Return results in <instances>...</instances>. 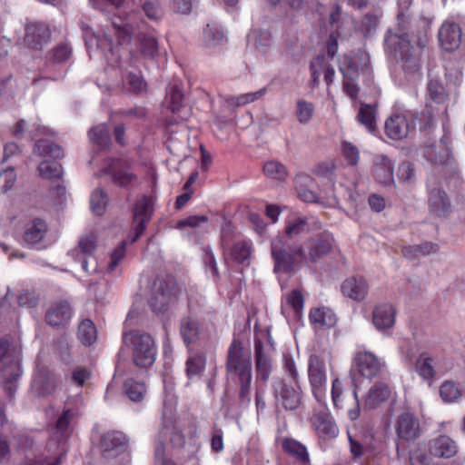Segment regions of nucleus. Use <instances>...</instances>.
<instances>
[{
	"mask_svg": "<svg viewBox=\"0 0 465 465\" xmlns=\"http://www.w3.org/2000/svg\"><path fill=\"white\" fill-rule=\"evenodd\" d=\"M80 416L81 412L77 407L65 405L57 415L51 438L45 445V450L50 454L43 455L27 465H61L62 459L67 452V440Z\"/></svg>",
	"mask_w": 465,
	"mask_h": 465,
	"instance_id": "obj_1",
	"label": "nucleus"
},
{
	"mask_svg": "<svg viewBox=\"0 0 465 465\" xmlns=\"http://www.w3.org/2000/svg\"><path fill=\"white\" fill-rule=\"evenodd\" d=\"M385 54L401 63L405 72H416L420 67L421 54L411 43V37L386 32L383 41Z\"/></svg>",
	"mask_w": 465,
	"mask_h": 465,
	"instance_id": "obj_2",
	"label": "nucleus"
},
{
	"mask_svg": "<svg viewBox=\"0 0 465 465\" xmlns=\"http://www.w3.org/2000/svg\"><path fill=\"white\" fill-rule=\"evenodd\" d=\"M271 252L275 272L291 274L305 262L302 245L284 237H277L272 242Z\"/></svg>",
	"mask_w": 465,
	"mask_h": 465,
	"instance_id": "obj_3",
	"label": "nucleus"
},
{
	"mask_svg": "<svg viewBox=\"0 0 465 465\" xmlns=\"http://www.w3.org/2000/svg\"><path fill=\"white\" fill-rule=\"evenodd\" d=\"M252 381L251 351L244 350L241 342L234 339V384L238 386V397L242 405H247L251 401Z\"/></svg>",
	"mask_w": 465,
	"mask_h": 465,
	"instance_id": "obj_4",
	"label": "nucleus"
},
{
	"mask_svg": "<svg viewBox=\"0 0 465 465\" xmlns=\"http://www.w3.org/2000/svg\"><path fill=\"white\" fill-rule=\"evenodd\" d=\"M123 342L132 349L134 363L142 369L151 367L156 356V346L153 337L140 331H130L123 335Z\"/></svg>",
	"mask_w": 465,
	"mask_h": 465,
	"instance_id": "obj_5",
	"label": "nucleus"
},
{
	"mask_svg": "<svg viewBox=\"0 0 465 465\" xmlns=\"http://www.w3.org/2000/svg\"><path fill=\"white\" fill-rule=\"evenodd\" d=\"M334 243L333 234L327 230L312 233L301 244L305 262L316 263L331 252Z\"/></svg>",
	"mask_w": 465,
	"mask_h": 465,
	"instance_id": "obj_6",
	"label": "nucleus"
},
{
	"mask_svg": "<svg viewBox=\"0 0 465 465\" xmlns=\"http://www.w3.org/2000/svg\"><path fill=\"white\" fill-rule=\"evenodd\" d=\"M178 285L174 279L167 278L154 283L149 298V305L155 313L166 312L171 303L176 300Z\"/></svg>",
	"mask_w": 465,
	"mask_h": 465,
	"instance_id": "obj_7",
	"label": "nucleus"
},
{
	"mask_svg": "<svg viewBox=\"0 0 465 465\" xmlns=\"http://www.w3.org/2000/svg\"><path fill=\"white\" fill-rule=\"evenodd\" d=\"M96 246V236L94 233H89L79 239L77 246L71 250L68 255L80 262L84 272L91 273L97 270V262L94 257Z\"/></svg>",
	"mask_w": 465,
	"mask_h": 465,
	"instance_id": "obj_8",
	"label": "nucleus"
},
{
	"mask_svg": "<svg viewBox=\"0 0 465 465\" xmlns=\"http://www.w3.org/2000/svg\"><path fill=\"white\" fill-rule=\"evenodd\" d=\"M309 421L318 439L322 441L331 440L339 435V427L326 406L314 410Z\"/></svg>",
	"mask_w": 465,
	"mask_h": 465,
	"instance_id": "obj_9",
	"label": "nucleus"
},
{
	"mask_svg": "<svg viewBox=\"0 0 465 465\" xmlns=\"http://www.w3.org/2000/svg\"><path fill=\"white\" fill-rule=\"evenodd\" d=\"M394 430L399 440L411 442L418 440L422 433L420 419L411 411L400 413L394 423Z\"/></svg>",
	"mask_w": 465,
	"mask_h": 465,
	"instance_id": "obj_10",
	"label": "nucleus"
},
{
	"mask_svg": "<svg viewBox=\"0 0 465 465\" xmlns=\"http://www.w3.org/2000/svg\"><path fill=\"white\" fill-rule=\"evenodd\" d=\"M308 377L312 391L319 403L325 401L326 370L324 362L317 356H311L308 364Z\"/></svg>",
	"mask_w": 465,
	"mask_h": 465,
	"instance_id": "obj_11",
	"label": "nucleus"
},
{
	"mask_svg": "<svg viewBox=\"0 0 465 465\" xmlns=\"http://www.w3.org/2000/svg\"><path fill=\"white\" fill-rule=\"evenodd\" d=\"M416 123H414L412 114H395L389 117L385 122V133L392 140H401L414 131Z\"/></svg>",
	"mask_w": 465,
	"mask_h": 465,
	"instance_id": "obj_12",
	"label": "nucleus"
},
{
	"mask_svg": "<svg viewBox=\"0 0 465 465\" xmlns=\"http://www.w3.org/2000/svg\"><path fill=\"white\" fill-rule=\"evenodd\" d=\"M152 215L153 201L151 198L143 195L141 199L136 201L134 207V236L132 239V242H136L143 233Z\"/></svg>",
	"mask_w": 465,
	"mask_h": 465,
	"instance_id": "obj_13",
	"label": "nucleus"
},
{
	"mask_svg": "<svg viewBox=\"0 0 465 465\" xmlns=\"http://www.w3.org/2000/svg\"><path fill=\"white\" fill-rule=\"evenodd\" d=\"M82 29L84 31V39L89 52L94 48L102 49L109 61L113 63L118 62V56L115 54V47L113 44L112 33L109 28H107L108 32L104 33L103 36L91 34L84 25Z\"/></svg>",
	"mask_w": 465,
	"mask_h": 465,
	"instance_id": "obj_14",
	"label": "nucleus"
},
{
	"mask_svg": "<svg viewBox=\"0 0 465 465\" xmlns=\"http://www.w3.org/2000/svg\"><path fill=\"white\" fill-rule=\"evenodd\" d=\"M353 363L359 374L367 379L376 377L383 367V362L372 352L359 351L355 353Z\"/></svg>",
	"mask_w": 465,
	"mask_h": 465,
	"instance_id": "obj_15",
	"label": "nucleus"
},
{
	"mask_svg": "<svg viewBox=\"0 0 465 465\" xmlns=\"http://www.w3.org/2000/svg\"><path fill=\"white\" fill-rule=\"evenodd\" d=\"M56 381L50 370L37 363L31 384V392L36 397H45L54 391Z\"/></svg>",
	"mask_w": 465,
	"mask_h": 465,
	"instance_id": "obj_16",
	"label": "nucleus"
},
{
	"mask_svg": "<svg viewBox=\"0 0 465 465\" xmlns=\"http://www.w3.org/2000/svg\"><path fill=\"white\" fill-rule=\"evenodd\" d=\"M275 398L287 411L296 410L302 403L300 386L292 387L284 380L273 382Z\"/></svg>",
	"mask_w": 465,
	"mask_h": 465,
	"instance_id": "obj_17",
	"label": "nucleus"
},
{
	"mask_svg": "<svg viewBox=\"0 0 465 465\" xmlns=\"http://www.w3.org/2000/svg\"><path fill=\"white\" fill-rule=\"evenodd\" d=\"M430 455L438 459H450L457 455L459 446L455 440L446 434H440L428 441Z\"/></svg>",
	"mask_w": 465,
	"mask_h": 465,
	"instance_id": "obj_18",
	"label": "nucleus"
},
{
	"mask_svg": "<svg viewBox=\"0 0 465 465\" xmlns=\"http://www.w3.org/2000/svg\"><path fill=\"white\" fill-rule=\"evenodd\" d=\"M104 173L112 177L114 184L127 187L137 181V176L130 171V166L124 160H113L104 170Z\"/></svg>",
	"mask_w": 465,
	"mask_h": 465,
	"instance_id": "obj_19",
	"label": "nucleus"
},
{
	"mask_svg": "<svg viewBox=\"0 0 465 465\" xmlns=\"http://www.w3.org/2000/svg\"><path fill=\"white\" fill-rule=\"evenodd\" d=\"M461 28L454 23L444 22L438 34V38L441 47L447 52H453L459 48L461 42Z\"/></svg>",
	"mask_w": 465,
	"mask_h": 465,
	"instance_id": "obj_20",
	"label": "nucleus"
},
{
	"mask_svg": "<svg viewBox=\"0 0 465 465\" xmlns=\"http://www.w3.org/2000/svg\"><path fill=\"white\" fill-rule=\"evenodd\" d=\"M127 442L125 435L121 431H109L101 437L100 450L105 459L115 458Z\"/></svg>",
	"mask_w": 465,
	"mask_h": 465,
	"instance_id": "obj_21",
	"label": "nucleus"
},
{
	"mask_svg": "<svg viewBox=\"0 0 465 465\" xmlns=\"http://www.w3.org/2000/svg\"><path fill=\"white\" fill-rule=\"evenodd\" d=\"M51 36L49 27L40 22L27 24L25 27V43L30 48L40 50Z\"/></svg>",
	"mask_w": 465,
	"mask_h": 465,
	"instance_id": "obj_22",
	"label": "nucleus"
},
{
	"mask_svg": "<svg viewBox=\"0 0 465 465\" xmlns=\"http://www.w3.org/2000/svg\"><path fill=\"white\" fill-rule=\"evenodd\" d=\"M341 291L345 297L356 302L363 301L369 292V284L361 275L348 277L341 285Z\"/></svg>",
	"mask_w": 465,
	"mask_h": 465,
	"instance_id": "obj_23",
	"label": "nucleus"
},
{
	"mask_svg": "<svg viewBox=\"0 0 465 465\" xmlns=\"http://www.w3.org/2000/svg\"><path fill=\"white\" fill-rule=\"evenodd\" d=\"M396 310L390 303L377 305L372 312V323L379 331L391 329L395 324Z\"/></svg>",
	"mask_w": 465,
	"mask_h": 465,
	"instance_id": "obj_24",
	"label": "nucleus"
},
{
	"mask_svg": "<svg viewBox=\"0 0 465 465\" xmlns=\"http://www.w3.org/2000/svg\"><path fill=\"white\" fill-rule=\"evenodd\" d=\"M254 355L257 379L267 381L272 372V362L264 351L262 341L259 338L254 339Z\"/></svg>",
	"mask_w": 465,
	"mask_h": 465,
	"instance_id": "obj_25",
	"label": "nucleus"
},
{
	"mask_svg": "<svg viewBox=\"0 0 465 465\" xmlns=\"http://www.w3.org/2000/svg\"><path fill=\"white\" fill-rule=\"evenodd\" d=\"M430 213L437 217H446L450 212V203L446 193L440 188H433L429 193Z\"/></svg>",
	"mask_w": 465,
	"mask_h": 465,
	"instance_id": "obj_26",
	"label": "nucleus"
},
{
	"mask_svg": "<svg viewBox=\"0 0 465 465\" xmlns=\"http://www.w3.org/2000/svg\"><path fill=\"white\" fill-rule=\"evenodd\" d=\"M72 312L69 303L65 301L53 303L45 313V322L48 325L58 327L64 325L71 318Z\"/></svg>",
	"mask_w": 465,
	"mask_h": 465,
	"instance_id": "obj_27",
	"label": "nucleus"
},
{
	"mask_svg": "<svg viewBox=\"0 0 465 465\" xmlns=\"http://www.w3.org/2000/svg\"><path fill=\"white\" fill-rule=\"evenodd\" d=\"M136 42L138 52L143 58L153 60L159 54V45L153 33L139 32Z\"/></svg>",
	"mask_w": 465,
	"mask_h": 465,
	"instance_id": "obj_28",
	"label": "nucleus"
},
{
	"mask_svg": "<svg viewBox=\"0 0 465 465\" xmlns=\"http://www.w3.org/2000/svg\"><path fill=\"white\" fill-rule=\"evenodd\" d=\"M309 321L314 329H330L337 322L335 313L326 307L311 309L309 312Z\"/></svg>",
	"mask_w": 465,
	"mask_h": 465,
	"instance_id": "obj_29",
	"label": "nucleus"
},
{
	"mask_svg": "<svg viewBox=\"0 0 465 465\" xmlns=\"http://www.w3.org/2000/svg\"><path fill=\"white\" fill-rule=\"evenodd\" d=\"M282 450L297 462L306 465L310 462V455L305 445L292 439L285 438L282 440Z\"/></svg>",
	"mask_w": 465,
	"mask_h": 465,
	"instance_id": "obj_30",
	"label": "nucleus"
},
{
	"mask_svg": "<svg viewBox=\"0 0 465 465\" xmlns=\"http://www.w3.org/2000/svg\"><path fill=\"white\" fill-rule=\"evenodd\" d=\"M393 163L384 155L378 157L373 167L375 180L382 185H390L393 183Z\"/></svg>",
	"mask_w": 465,
	"mask_h": 465,
	"instance_id": "obj_31",
	"label": "nucleus"
},
{
	"mask_svg": "<svg viewBox=\"0 0 465 465\" xmlns=\"http://www.w3.org/2000/svg\"><path fill=\"white\" fill-rule=\"evenodd\" d=\"M391 396V389L388 384L378 381L368 391L365 398V407L375 409L382 402L386 401Z\"/></svg>",
	"mask_w": 465,
	"mask_h": 465,
	"instance_id": "obj_32",
	"label": "nucleus"
},
{
	"mask_svg": "<svg viewBox=\"0 0 465 465\" xmlns=\"http://www.w3.org/2000/svg\"><path fill=\"white\" fill-rule=\"evenodd\" d=\"M47 224L39 218L34 219L26 226L24 241L28 245H35L39 243L46 235Z\"/></svg>",
	"mask_w": 465,
	"mask_h": 465,
	"instance_id": "obj_33",
	"label": "nucleus"
},
{
	"mask_svg": "<svg viewBox=\"0 0 465 465\" xmlns=\"http://www.w3.org/2000/svg\"><path fill=\"white\" fill-rule=\"evenodd\" d=\"M376 118V105L364 103L361 104L356 119L359 124L363 125L371 134H374L377 131Z\"/></svg>",
	"mask_w": 465,
	"mask_h": 465,
	"instance_id": "obj_34",
	"label": "nucleus"
},
{
	"mask_svg": "<svg viewBox=\"0 0 465 465\" xmlns=\"http://www.w3.org/2000/svg\"><path fill=\"white\" fill-rule=\"evenodd\" d=\"M34 153L38 156H50L53 158H63L64 156V149L59 144L49 139H37L34 146Z\"/></svg>",
	"mask_w": 465,
	"mask_h": 465,
	"instance_id": "obj_35",
	"label": "nucleus"
},
{
	"mask_svg": "<svg viewBox=\"0 0 465 465\" xmlns=\"http://www.w3.org/2000/svg\"><path fill=\"white\" fill-rule=\"evenodd\" d=\"M17 445L19 449L30 452L26 455L25 465H27L29 462L35 461L43 455L49 454L45 450V447L44 448V450H41L39 446L36 445L35 440L28 435H20L17 440Z\"/></svg>",
	"mask_w": 465,
	"mask_h": 465,
	"instance_id": "obj_36",
	"label": "nucleus"
},
{
	"mask_svg": "<svg viewBox=\"0 0 465 465\" xmlns=\"http://www.w3.org/2000/svg\"><path fill=\"white\" fill-rule=\"evenodd\" d=\"M206 359L203 352H191L186 361V376L189 380L200 379L205 369Z\"/></svg>",
	"mask_w": 465,
	"mask_h": 465,
	"instance_id": "obj_37",
	"label": "nucleus"
},
{
	"mask_svg": "<svg viewBox=\"0 0 465 465\" xmlns=\"http://www.w3.org/2000/svg\"><path fill=\"white\" fill-rule=\"evenodd\" d=\"M180 333L185 344L194 343L200 336V324L192 317H184L181 320Z\"/></svg>",
	"mask_w": 465,
	"mask_h": 465,
	"instance_id": "obj_38",
	"label": "nucleus"
},
{
	"mask_svg": "<svg viewBox=\"0 0 465 465\" xmlns=\"http://www.w3.org/2000/svg\"><path fill=\"white\" fill-rule=\"evenodd\" d=\"M434 359L427 352H421L418 357L415 368L416 371L423 380L431 381L436 376Z\"/></svg>",
	"mask_w": 465,
	"mask_h": 465,
	"instance_id": "obj_39",
	"label": "nucleus"
},
{
	"mask_svg": "<svg viewBox=\"0 0 465 465\" xmlns=\"http://www.w3.org/2000/svg\"><path fill=\"white\" fill-rule=\"evenodd\" d=\"M318 226L312 227L309 219L305 216L302 217H297L292 220H289L286 223L284 232L285 236H283L285 239H290L293 236H297L304 232H309L313 228H317Z\"/></svg>",
	"mask_w": 465,
	"mask_h": 465,
	"instance_id": "obj_40",
	"label": "nucleus"
},
{
	"mask_svg": "<svg viewBox=\"0 0 465 465\" xmlns=\"http://www.w3.org/2000/svg\"><path fill=\"white\" fill-rule=\"evenodd\" d=\"M414 123L417 121L420 131L425 134L433 132L436 126L435 112L431 106L426 105L425 108L416 116H413Z\"/></svg>",
	"mask_w": 465,
	"mask_h": 465,
	"instance_id": "obj_41",
	"label": "nucleus"
},
{
	"mask_svg": "<svg viewBox=\"0 0 465 465\" xmlns=\"http://www.w3.org/2000/svg\"><path fill=\"white\" fill-rule=\"evenodd\" d=\"M146 391L144 382L137 381L130 378L124 383V394L134 402H141L144 399Z\"/></svg>",
	"mask_w": 465,
	"mask_h": 465,
	"instance_id": "obj_42",
	"label": "nucleus"
},
{
	"mask_svg": "<svg viewBox=\"0 0 465 465\" xmlns=\"http://www.w3.org/2000/svg\"><path fill=\"white\" fill-rule=\"evenodd\" d=\"M78 339L85 346H91L97 340V331L90 319H84L78 325Z\"/></svg>",
	"mask_w": 465,
	"mask_h": 465,
	"instance_id": "obj_43",
	"label": "nucleus"
},
{
	"mask_svg": "<svg viewBox=\"0 0 465 465\" xmlns=\"http://www.w3.org/2000/svg\"><path fill=\"white\" fill-rule=\"evenodd\" d=\"M440 395L444 402L451 403L463 396V391L459 383L453 381H445L440 387Z\"/></svg>",
	"mask_w": 465,
	"mask_h": 465,
	"instance_id": "obj_44",
	"label": "nucleus"
},
{
	"mask_svg": "<svg viewBox=\"0 0 465 465\" xmlns=\"http://www.w3.org/2000/svg\"><path fill=\"white\" fill-rule=\"evenodd\" d=\"M37 170L40 176L47 180H59L62 178L64 173L62 164L50 161L41 162Z\"/></svg>",
	"mask_w": 465,
	"mask_h": 465,
	"instance_id": "obj_45",
	"label": "nucleus"
},
{
	"mask_svg": "<svg viewBox=\"0 0 465 465\" xmlns=\"http://www.w3.org/2000/svg\"><path fill=\"white\" fill-rule=\"evenodd\" d=\"M314 111V104L312 102H308L304 99L297 101L295 116L300 124H308L312 119Z\"/></svg>",
	"mask_w": 465,
	"mask_h": 465,
	"instance_id": "obj_46",
	"label": "nucleus"
},
{
	"mask_svg": "<svg viewBox=\"0 0 465 465\" xmlns=\"http://www.w3.org/2000/svg\"><path fill=\"white\" fill-rule=\"evenodd\" d=\"M262 170L266 176L274 180L283 181L288 175L286 167L277 161L266 162Z\"/></svg>",
	"mask_w": 465,
	"mask_h": 465,
	"instance_id": "obj_47",
	"label": "nucleus"
},
{
	"mask_svg": "<svg viewBox=\"0 0 465 465\" xmlns=\"http://www.w3.org/2000/svg\"><path fill=\"white\" fill-rule=\"evenodd\" d=\"M108 195L101 189L94 190L90 198L91 210L96 215H102L106 208Z\"/></svg>",
	"mask_w": 465,
	"mask_h": 465,
	"instance_id": "obj_48",
	"label": "nucleus"
},
{
	"mask_svg": "<svg viewBox=\"0 0 465 465\" xmlns=\"http://www.w3.org/2000/svg\"><path fill=\"white\" fill-rule=\"evenodd\" d=\"M90 140L101 148L107 147L110 143L109 131L105 124H99L89 132Z\"/></svg>",
	"mask_w": 465,
	"mask_h": 465,
	"instance_id": "obj_49",
	"label": "nucleus"
},
{
	"mask_svg": "<svg viewBox=\"0 0 465 465\" xmlns=\"http://www.w3.org/2000/svg\"><path fill=\"white\" fill-rule=\"evenodd\" d=\"M282 370L291 381H292L295 386L299 387V371L296 362L290 353L282 354Z\"/></svg>",
	"mask_w": 465,
	"mask_h": 465,
	"instance_id": "obj_50",
	"label": "nucleus"
},
{
	"mask_svg": "<svg viewBox=\"0 0 465 465\" xmlns=\"http://www.w3.org/2000/svg\"><path fill=\"white\" fill-rule=\"evenodd\" d=\"M203 38L207 46H214L223 42L224 35L218 25H207L203 30Z\"/></svg>",
	"mask_w": 465,
	"mask_h": 465,
	"instance_id": "obj_51",
	"label": "nucleus"
},
{
	"mask_svg": "<svg viewBox=\"0 0 465 465\" xmlns=\"http://www.w3.org/2000/svg\"><path fill=\"white\" fill-rule=\"evenodd\" d=\"M252 244L249 240H240L234 242V262L242 263L252 254Z\"/></svg>",
	"mask_w": 465,
	"mask_h": 465,
	"instance_id": "obj_52",
	"label": "nucleus"
},
{
	"mask_svg": "<svg viewBox=\"0 0 465 465\" xmlns=\"http://www.w3.org/2000/svg\"><path fill=\"white\" fill-rule=\"evenodd\" d=\"M339 68L345 79L355 80L358 76V65L351 55L342 56Z\"/></svg>",
	"mask_w": 465,
	"mask_h": 465,
	"instance_id": "obj_53",
	"label": "nucleus"
},
{
	"mask_svg": "<svg viewBox=\"0 0 465 465\" xmlns=\"http://www.w3.org/2000/svg\"><path fill=\"white\" fill-rule=\"evenodd\" d=\"M437 250V244L426 242L420 245L404 247L402 249V253L406 257H409L410 254H413L414 256H416L417 254L429 255L430 253L436 252Z\"/></svg>",
	"mask_w": 465,
	"mask_h": 465,
	"instance_id": "obj_54",
	"label": "nucleus"
},
{
	"mask_svg": "<svg viewBox=\"0 0 465 465\" xmlns=\"http://www.w3.org/2000/svg\"><path fill=\"white\" fill-rule=\"evenodd\" d=\"M124 83L128 91L134 94H140L146 90V83L138 74L129 73Z\"/></svg>",
	"mask_w": 465,
	"mask_h": 465,
	"instance_id": "obj_55",
	"label": "nucleus"
},
{
	"mask_svg": "<svg viewBox=\"0 0 465 465\" xmlns=\"http://www.w3.org/2000/svg\"><path fill=\"white\" fill-rule=\"evenodd\" d=\"M380 18L374 13L366 14L361 23L360 30L365 37L371 36L378 26Z\"/></svg>",
	"mask_w": 465,
	"mask_h": 465,
	"instance_id": "obj_56",
	"label": "nucleus"
},
{
	"mask_svg": "<svg viewBox=\"0 0 465 465\" xmlns=\"http://www.w3.org/2000/svg\"><path fill=\"white\" fill-rule=\"evenodd\" d=\"M167 95L169 96V108L173 114L180 111L183 105V94L177 84H172L169 87Z\"/></svg>",
	"mask_w": 465,
	"mask_h": 465,
	"instance_id": "obj_57",
	"label": "nucleus"
},
{
	"mask_svg": "<svg viewBox=\"0 0 465 465\" xmlns=\"http://www.w3.org/2000/svg\"><path fill=\"white\" fill-rule=\"evenodd\" d=\"M21 376L20 359H12L9 364L3 370V377L6 382H13Z\"/></svg>",
	"mask_w": 465,
	"mask_h": 465,
	"instance_id": "obj_58",
	"label": "nucleus"
},
{
	"mask_svg": "<svg viewBox=\"0 0 465 465\" xmlns=\"http://www.w3.org/2000/svg\"><path fill=\"white\" fill-rule=\"evenodd\" d=\"M287 303L292 307L296 316H301L304 306V298L298 289L292 290L287 296Z\"/></svg>",
	"mask_w": 465,
	"mask_h": 465,
	"instance_id": "obj_59",
	"label": "nucleus"
},
{
	"mask_svg": "<svg viewBox=\"0 0 465 465\" xmlns=\"http://www.w3.org/2000/svg\"><path fill=\"white\" fill-rule=\"evenodd\" d=\"M71 55L72 48L66 44H62L54 47L49 53V59L55 63H64L67 61Z\"/></svg>",
	"mask_w": 465,
	"mask_h": 465,
	"instance_id": "obj_60",
	"label": "nucleus"
},
{
	"mask_svg": "<svg viewBox=\"0 0 465 465\" xmlns=\"http://www.w3.org/2000/svg\"><path fill=\"white\" fill-rule=\"evenodd\" d=\"M111 26L114 30V35L116 36L120 44L129 41L130 35L128 29L126 28V24L120 17H115L111 22Z\"/></svg>",
	"mask_w": 465,
	"mask_h": 465,
	"instance_id": "obj_61",
	"label": "nucleus"
},
{
	"mask_svg": "<svg viewBox=\"0 0 465 465\" xmlns=\"http://www.w3.org/2000/svg\"><path fill=\"white\" fill-rule=\"evenodd\" d=\"M342 155L348 163L351 166L357 165L360 158L359 149L350 142H342Z\"/></svg>",
	"mask_w": 465,
	"mask_h": 465,
	"instance_id": "obj_62",
	"label": "nucleus"
},
{
	"mask_svg": "<svg viewBox=\"0 0 465 465\" xmlns=\"http://www.w3.org/2000/svg\"><path fill=\"white\" fill-rule=\"evenodd\" d=\"M145 15L151 20H160L163 16V10L158 1H147L143 6Z\"/></svg>",
	"mask_w": 465,
	"mask_h": 465,
	"instance_id": "obj_63",
	"label": "nucleus"
},
{
	"mask_svg": "<svg viewBox=\"0 0 465 465\" xmlns=\"http://www.w3.org/2000/svg\"><path fill=\"white\" fill-rule=\"evenodd\" d=\"M397 176L402 182L412 183L415 180L414 164L408 161L401 163L398 167Z\"/></svg>",
	"mask_w": 465,
	"mask_h": 465,
	"instance_id": "obj_64",
	"label": "nucleus"
}]
</instances>
